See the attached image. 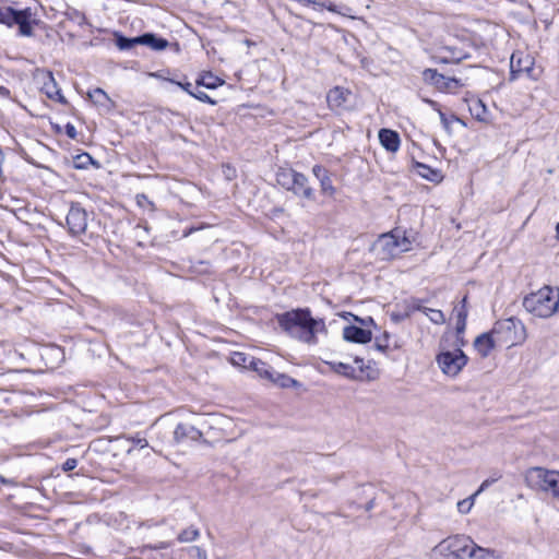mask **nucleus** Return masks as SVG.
<instances>
[{
  "instance_id": "c756f323",
  "label": "nucleus",
  "mask_w": 559,
  "mask_h": 559,
  "mask_svg": "<svg viewBox=\"0 0 559 559\" xmlns=\"http://www.w3.org/2000/svg\"><path fill=\"white\" fill-rule=\"evenodd\" d=\"M199 537H200V531L193 526H190V527L183 530L178 535V540L180 543H191V542L197 540Z\"/></svg>"
},
{
  "instance_id": "8fccbe9b",
  "label": "nucleus",
  "mask_w": 559,
  "mask_h": 559,
  "mask_svg": "<svg viewBox=\"0 0 559 559\" xmlns=\"http://www.w3.org/2000/svg\"><path fill=\"white\" fill-rule=\"evenodd\" d=\"M9 93H10V92H9V90H8V88H5V87H0V94L8 96V95H9Z\"/></svg>"
},
{
  "instance_id": "a211bd4d",
  "label": "nucleus",
  "mask_w": 559,
  "mask_h": 559,
  "mask_svg": "<svg viewBox=\"0 0 559 559\" xmlns=\"http://www.w3.org/2000/svg\"><path fill=\"white\" fill-rule=\"evenodd\" d=\"M466 304H467V297L464 296L462 301L459 305H456L453 310L455 318H456L455 329H456L457 334H462L466 328V320H467V316H468V310H467Z\"/></svg>"
},
{
  "instance_id": "412c9836",
  "label": "nucleus",
  "mask_w": 559,
  "mask_h": 559,
  "mask_svg": "<svg viewBox=\"0 0 559 559\" xmlns=\"http://www.w3.org/2000/svg\"><path fill=\"white\" fill-rule=\"evenodd\" d=\"M469 559H503V554L496 549L484 548L474 543Z\"/></svg>"
},
{
  "instance_id": "f3484780",
  "label": "nucleus",
  "mask_w": 559,
  "mask_h": 559,
  "mask_svg": "<svg viewBox=\"0 0 559 559\" xmlns=\"http://www.w3.org/2000/svg\"><path fill=\"white\" fill-rule=\"evenodd\" d=\"M379 141L386 151L392 153L396 152L400 147V136L397 132L389 129H381L379 131Z\"/></svg>"
},
{
  "instance_id": "a19ab883",
  "label": "nucleus",
  "mask_w": 559,
  "mask_h": 559,
  "mask_svg": "<svg viewBox=\"0 0 559 559\" xmlns=\"http://www.w3.org/2000/svg\"><path fill=\"white\" fill-rule=\"evenodd\" d=\"M189 552H191V554L193 552L197 559H207L206 551L199 546L191 547L189 549Z\"/></svg>"
},
{
  "instance_id": "bb28decb",
  "label": "nucleus",
  "mask_w": 559,
  "mask_h": 559,
  "mask_svg": "<svg viewBox=\"0 0 559 559\" xmlns=\"http://www.w3.org/2000/svg\"><path fill=\"white\" fill-rule=\"evenodd\" d=\"M329 366L331 367V369L338 373V374H342L346 378H349V379H355L356 378V370L354 367H352L350 365L348 364H344V362H341V361H332V362H329Z\"/></svg>"
},
{
  "instance_id": "f704fd0d",
  "label": "nucleus",
  "mask_w": 559,
  "mask_h": 559,
  "mask_svg": "<svg viewBox=\"0 0 559 559\" xmlns=\"http://www.w3.org/2000/svg\"><path fill=\"white\" fill-rule=\"evenodd\" d=\"M474 502H475V495H472L471 497L459 501L457 502V511L462 514H467L472 510Z\"/></svg>"
},
{
  "instance_id": "c85d7f7f",
  "label": "nucleus",
  "mask_w": 559,
  "mask_h": 559,
  "mask_svg": "<svg viewBox=\"0 0 559 559\" xmlns=\"http://www.w3.org/2000/svg\"><path fill=\"white\" fill-rule=\"evenodd\" d=\"M423 313L435 324H443L445 322V316L439 309L425 307Z\"/></svg>"
},
{
  "instance_id": "9d476101",
  "label": "nucleus",
  "mask_w": 559,
  "mask_h": 559,
  "mask_svg": "<svg viewBox=\"0 0 559 559\" xmlns=\"http://www.w3.org/2000/svg\"><path fill=\"white\" fill-rule=\"evenodd\" d=\"M425 82L433 85L438 91L443 93H456L464 84L455 78H448L439 73L435 69H426L423 72Z\"/></svg>"
},
{
  "instance_id": "f257e3e1",
  "label": "nucleus",
  "mask_w": 559,
  "mask_h": 559,
  "mask_svg": "<svg viewBox=\"0 0 559 559\" xmlns=\"http://www.w3.org/2000/svg\"><path fill=\"white\" fill-rule=\"evenodd\" d=\"M277 322L292 337L311 345L317 344L318 334L326 332L324 321L312 318L307 309L282 313L277 316Z\"/></svg>"
},
{
  "instance_id": "473e14b6",
  "label": "nucleus",
  "mask_w": 559,
  "mask_h": 559,
  "mask_svg": "<svg viewBox=\"0 0 559 559\" xmlns=\"http://www.w3.org/2000/svg\"><path fill=\"white\" fill-rule=\"evenodd\" d=\"M252 357L247 356L243 353L235 352L230 357V361L234 366L249 368V361Z\"/></svg>"
},
{
  "instance_id": "864d4df0",
  "label": "nucleus",
  "mask_w": 559,
  "mask_h": 559,
  "mask_svg": "<svg viewBox=\"0 0 559 559\" xmlns=\"http://www.w3.org/2000/svg\"><path fill=\"white\" fill-rule=\"evenodd\" d=\"M556 230H557V237L559 238V223L556 226Z\"/></svg>"
},
{
  "instance_id": "20e7f679",
  "label": "nucleus",
  "mask_w": 559,
  "mask_h": 559,
  "mask_svg": "<svg viewBox=\"0 0 559 559\" xmlns=\"http://www.w3.org/2000/svg\"><path fill=\"white\" fill-rule=\"evenodd\" d=\"M510 321L498 322L489 333L476 337L474 346L481 357H487L495 347H512L518 345L522 337H503L501 334L512 329Z\"/></svg>"
},
{
  "instance_id": "cd10ccee",
  "label": "nucleus",
  "mask_w": 559,
  "mask_h": 559,
  "mask_svg": "<svg viewBox=\"0 0 559 559\" xmlns=\"http://www.w3.org/2000/svg\"><path fill=\"white\" fill-rule=\"evenodd\" d=\"M507 321L512 322V323L514 324V326H513L512 329H510L508 332H507V331H506V332H503L501 335H502L503 337H513V338H514V337H518V338H519V337H522V338H521V341L519 342V344H520L521 342H523V341H524V338H525V335H524V331H525L524 325H523L520 321L514 320V319H508Z\"/></svg>"
},
{
  "instance_id": "58836bf2",
  "label": "nucleus",
  "mask_w": 559,
  "mask_h": 559,
  "mask_svg": "<svg viewBox=\"0 0 559 559\" xmlns=\"http://www.w3.org/2000/svg\"><path fill=\"white\" fill-rule=\"evenodd\" d=\"M342 317L344 319H349V318H353L354 321L358 322L359 324H361L362 326H368L369 324H372L373 323V319L371 317H368L366 319H362V318H359L350 312H345L342 314Z\"/></svg>"
},
{
  "instance_id": "4be33fe9",
  "label": "nucleus",
  "mask_w": 559,
  "mask_h": 559,
  "mask_svg": "<svg viewBox=\"0 0 559 559\" xmlns=\"http://www.w3.org/2000/svg\"><path fill=\"white\" fill-rule=\"evenodd\" d=\"M140 45L151 47L153 50H164L168 46V41L162 37H157L154 34H144L139 36Z\"/></svg>"
},
{
  "instance_id": "5fc2aeb1",
  "label": "nucleus",
  "mask_w": 559,
  "mask_h": 559,
  "mask_svg": "<svg viewBox=\"0 0 559 559\" xmlns=\"http://www.w3.org/2000/svg\"><path fill=\"white\" fill-rule=\"evenodd\" d=\"M0 481L4 484L5 479L2 476H0Z\"/></svg>"
},
{
  "instance_id": "72a5a7b5",
  "label": "nucleus",
  "mask_w": 559,
  "mask_h": 559,
  "mask_svg": "<svg viewBox=\"0 0 559 559\" xmlns=\"http://www.w3.org/2000/svg\"><path fill=\"white\" fill-rule=\"evenodd\" d=\"M222 83L223 82L218 78H216L212 74L204 75V76H202L201 80L198 81V85H203L207 88H215L218 85H221Z\"/></svg>"
},
{
  "instance_id": "37998d69",
  "label": "nucleus",
  "mask_w": 559,
  "mask_h": 559,
  "mask_svg": "<svg viewBox=\"0 0 559 559\" xmlns=\"http://www.w3.org/2000/svg\"><path fill=\"white\" fill-rule=\"evenodd\" d=\"M78 466V460L76 459H67L66 462L62 464V469L64 472L73 471Z\"/></svg>"
},
{
  "instance_id": "423d86ee",
  "label": "nucleus",
  "mask_w": 559,
  "mask_h": 559,
  "mask_svg": "<svg viewBox=\"0 0 559 559\" xmlns=\"http://www.w3.org/2000/svg\"><path fill=\"white\" fill-rule=\"evenodd\" d=\"M276 181L283 188L290 190L297 197L313 200L314 192L308 185V178L294 169H280L276 173Z\"/></svg>"
},
{
  "instance_id": "2eb2a0df",
  "label": "nucleus",
  "mask_w": 559,
  "mask_h": 559,
  "mask_svg": "<svg viewBox=\"0 0 559 559\" xmlns=\"http://www.w3.org/2000/svg\"><path fill=\"white\" fill-rule=\"evenodd\" d=\"M343 337L347 342L366 344L372 340V332L366 328L347 325L343 329Z\"/></svg>"
},
{
  "instance_id": "3c124183",
  "label": "nucleus",
  "mask_w": 559,
  "mask_h": 559,
  "mask_svg": "<svg viewBox=\"0 0 559 559\" xmlns=\"http://www.w3.org/2000/svg\"><path fill=\"white\" fill-rule=\"evenodd\" d=\"M168 545L166 543H160L159 546H157V548L162 549V548H166Z\"/></svg>"
},
{
  "instance_id": "9b49d317",
  "label": "nucleus",
  "mask_w": 559,
  "mask_h": 559,
  "mask_svg": "<svg viewBox=\"0 0 559 559\" xmlns=\"http://www.w3.org/2000/svg\"><path fill=\"white\" fill-rule=\"evenodd\" d=\"M67 225L73 236L82 235L87 228V213L79 204L71 205L67 215Z\"/></svg>"
},
{
  "instance_id": "6ab92c4d",
  "label": "nucleus",
  "mask_w": 559,
  "mask_h": 559,
  "mask_svg": "<svg viewBox=\"0 0 559 559\" xmlns=\"http://www.w3.org/2000/svg\"><path fill=\"white\" fill-rule=\"evenodd\" d=\"M87 96L94 105L100 108L110 110L114 107V102L110 99L107 93L99 87L90 91L87 93Z\"/></svg>"
},
{
  "instance_id": "c03bdc74",
  "label": "nucleus",
  "mask_w": 559,
  "mask_h": 559,
  "mask_svg": "<svg viewBox=\"0 0 559 559\" xmlns=\"http://www.w3.org/2000/svg\"><path fill=\"white\" fill-rule=\"evenodd\" d=\"M66 134H67L70 139H72V140L76 139V136H78V132H76L75 127H74L72 123H67V124H66Z\"/></svg>"
},
{
  "instance_id": "79ce46f5",
  "label": "nucleus",
  "mask_w": 559,
  "mask_h": 559,
  "mask_svg": "<svg viewBox=\"0 0 559 559\" xmlns=\"http://www.w3.org/2000/svg\"><path fill=\"white\" fill-rule=\"evenodd\" d=\"M312 174L318 178L319 180L324 178L328 174V170L321 166V165H314L312 168Z\"/></svg>"
},
{
  "instance_id": "ea45409f",
  "label": "nucleus",
  "mask_w": 559,
  "mask_h": 559,
  "mask_svg": "<svg viewBox=\"0 0 559 559\" xmlns=\"http://www.w3.org/2000/svg\"><path fill=\"white\" fill-rule=\"evenodd\" d=\"M191 96L203 103L215 104V102L206 93L200 90L195 91L194 93H191Z\"/></svg>"
},
{
  "instance_id": "603ef678",
  "label": "nucleus",
  "mask_w": 559,
  "mask_h": 559,
  "mask_svg": "<svg viewBox=\"0 0 559 559\" xmlns=\"http://www.w3.org/2000/svg\"><path fill=\"white\" fill-rule=\"evenodd\" d=\"M355 362H356V364H362V359L357 357V358L355 359Z\"/></svg>"
},
{
  "instance_id": "4c0bfd02",
  "label": "nucleus",
  "mask_w": 559,
  "mask_h": 559,
  "mask_svg": "<svg viewBox=\"0 0 559 559\" xmlns=\"http://www.w3.org/2000/svg\"><path fill=\"white\" fill-rule=\"evenodd\" d=\"M320 186L323 193H328L330 195L334 194L335 189L332 185L331 178L326 175L324 178L320 179Z\"/></svg>"
},
{
  "instance_id": "5701e85b",
  "label": "nucleus",
  "mask_w": 559,
  "mask_h": 559,
  "mask_svg": "<svg viewBox=\"0 0 559 559\" xmlns=\"http://www.w3.org/2000/svg\"><path fill=\"white\" fill-rule=\"evenodd\" d=\"M415 169L420 177H423L429 181L438 182L442 179L441 173L437 169L431 168L428 165H425L421 163H416Z\"/></svg>"
},
{
  "instance_id": "f8f14e48",
  "label": "nucleus",
  "mask_w": 559,
  "mask_h": 559,
  "mask_svg": "<svg viewBox=\"0 0 559 559\" xmlns=\"http://www.w3.org/2000/svg\"><path fill=\"white\" fill-rule=\"evenodd\" d=\"M395 238L393 231L381 235L378 240L374 242V250L378 251V254L382 260L392 259L397 254Z\"/></svg>"
},
{
  "instance_id": "a18cd8bd",
  "label": "nucleus",
  "mask_w": 559,
  "mask_h": 559,
  "mask_svg": "<svg viewBox=\"0 0 559 559\" xmlns=\"http://www.w3.org/2000/svg\"><path fill=\"white\" fill-rule=\"evenodd\" d=\"M177 85L180 86L182 90H185L189 95H191V93H194V91L191 90L192 84L189 82L188 83L178 82Z\"/></svg>"
},
{
  "instance_id": "1a4fd4ad",
  "label": "nucleus",
  "mask_w": 559,
  "mask_h": 559,
  "mask_svg": "<svg viewBox=\"0 0 559 559\" xmlns=\"http://www.w3.org/2000/svg\"><path fill=\"white\" fill-rule=\"evenodd\" d=\"M534 58L524 51H515L510 59V76L515 80L521 75H526L530 79H536L537 75L534 69Z\"/></svg>"
},
{
  "instance_id": "aec40b11",
  "label": "nucleus",
  "mask_w": 559,
  "mask_h": 559,
  "mask_svg": "<svg viewBox=\"0 0 559 559\" xmlns=\"http://www.w3.org/2000/svg\"><path fill=\"white\" fill-rule=\"evenodd\" d=\"M468 110L471 115L478 121L486 122L488 120V109L479 98L468 100Z\"/></svg>"
},
{
  "instance_id": "393cba45",
  "label": "nucleus",
  "mask_w": 559,
  "mask_h": 559,
  "mask_svg": "<svg viewBox=\"0 0 559 559\" xmlns=\"http://www.w3.org/2000/svg\"><path fill=\"white\" fill-rule=\"evenodd\" d=\"M394 238H395V246L397 254L407 252L412 249V239L406 236V234L402 230L395 229L393 230Z\"/></svg>"
},
{
  "instance_id": "b1692460",
  "label": "nucleus",
  "mask_w": 559,
  "mask_h": 559,
  "mask_svg": "<svg viewBox=\"0 0 559 559\" xmlns=\"http://www.w3.org/2000/svg\"><path fill=\"white\" fill-rule=\"evenodd\" d=\"M270 381L273 382L274 384L278 385L280 388H284V389L300 386V383L297 380H295L294 378H292L285 373L277 372L275 370L273 371V374H272Z\"/></svg>"
},
{
  "instance_id": "c9c22d12",
  "label": "nucleus",
  "mask_w": 559,
  "mask_h": 559,
  "mask_svg": "<svg viewBox=\"0 0 559 559\" xmlns=\"http://www.w3.org/2000/svg\"><path fill=\"white\" fill-rule=\"evenodd\" d=\"M126 441L131 443V447L127 449V453L129 454L132 452L134 445H138L141 449H144L148 445L147 440L145 438H141L140 436L126 438Z\"/></svg>"
},
{
  "instance_id": "09e8293b",
  "label": "nucleus",
  "mask_w": 559,
  "mask_h": 559,
  "mask_svg": "<svg viewBox=\"0 0 559 559\" xmlns=\"http://www.w3.org/2000/svg\"><path fill=\"white\" fill-rule=\"evenodd\" d=\"M489 485V480H485L483 481V484L480 485V487L478 488V490L474 493L475 495V498Z\"/></svg>"
},
{
  "instance_id": "dca6fc26",
  "label": "nucleus",
  "mask_w": 559,
  "mask_h": 559,
  "mask_svg": "<svg viewBox=\"0 0 559 559\" xmlns=\"http://www.w3.org/2000/svg\"><path fill=\"white\" fill-rule=\"evenodd\" d=\"M41 91H43V93H45V95L48 98H50L52 100H56L59 103L66 102L51 72H48L47 74L44 75Z\"/></svg>"
},
{
  "instance_id": "49530a36",
  "label": "nucleus",
  "mask_w": 559,
  "mask_h": 559,
  "mask_svg": "<svg viewBox=\"0 0 559 559\" xmlns=\"http://www.w3.org/2000/svg\"><path fill=\"white\" fill-rule=\"evenodd\" d=\"M136 201H138V203H139L140 205H143V204H144V202H146V203H148V204H151V205H152V202H150V201H148V199H147V197H146V195H144V194H138V195H136Z\"/></svg>"
},
{
  "instance_id": "ddd939ff",
  "label": "nucleus",
  "mask_w": 559,
  "mask_h": 559,
  "mask_svg": "<svg viewBox=\"0 0 559 559\" xmlns=\"http://www.w3.org/2000/svg\"><path fill=\"white\" fill-rule=\"evenodd\" d=\"M203 433L197 425L182 423L177 425L174 431V440L177 443L187 441H198L202 438Z\"/></svg>"
},
{
  "instance_id": "a878e982",
  "label": "nucleus",
  "mask_w": 559,
  "mask_h": 559,
  "mask_svg": "<svg viewBox=\"0 0 559 559\" xmlns=\"http://www.w3.org/2000/svg\"><path fill=\"white\" fill-rule=\"evenodd\" d=\"M249 368L254 370L261 378L270 380L274 369L262 360L251 358L249 361Z\"/></svg>"
},
{
  "instance_id": "39448f33",
  "label": "nucleus",
  "mask_w": 559,
  "mask_h": 559,
  "mask_svg": "<svg viewBox=\"0 0 559 559\" xmlns=\"http://www.w3.org/2000/svg\"><path fill=\"white\" fill-rule=\"evenodd\" d=\"M474 540L466 535H453L436 545L432 551L443 559H469Z\"/></svg>"
},
{
  "instance_id": "6e6552de",
  "label": "nucleus",
  "mask_w": 559,
  "mask_h": 559,
  "mask_svg": "<svg viewBox=\"0 0 559 559\" xmlns=\"http://www.w3.org/2000/svg\"><path fill=\"white\" fill-rule=\"evenodd\" d=\"M436 361L443 374L455 378L466 366L468 358L461 349L441 352Z\"/></svg>"
},
{
  "instance_id": "de8ad7c7",
  "label": "nucleus",
  "mask_w": 559,
  "mask_h": 559,
  "mask_svg": "<svg viewBox=\"0 0 559 559\" xmlns=\"http://www.w3.org/2000/svg\"><path fill=\"white\" fill-rule=\"evenodd\" d=\"M438 110V114H439V117H440V120L442 122V124L444 126V128H449V121L445 117V115L440 110V109H437Z\"/></svg>"
},
{
  "instance_id": "2f4dec72",
  "label": "nucleus",
  "mask_w": 559,
  "mask_h": 559,
  "mask_svg": "<svg viewBox=\"0 0 559 559\" xmlns=\"http://www.w3.org/2000/svg\"><path fill=\"white\" fill-rule=\"evenodd\" d=\"M390 334L383 332L381 335L374 337V347L382 353H386L390 349Z\"/></svg>"
},
{
  "instance_id": "e433bc0d",
  "label": "nucleus",
  "mask_w": 559,
  "mask_h": 559,
  "mask_svg": "<svg viewBox=\"0 0 559 559\" xmlns=\"http://www.w3.org/2000/svg\"><path fill=\"white\" fill-rule=\"evenodd\" d=\"M425 307L426 306H424V301L421 299L413 298L407 306L408 310L406 312V317L411 316L413 311L424 312Z\"/></svg>"
},
{
  "instance_id": "f03ea898",
  "label": "nucleus",
  "mask_w": 559,
  "mask_h": 559,
  "mask_svg": "<svg viewBox=\"0 0 559 559\" xmlns=\"http://www.w3.org/2000/svg\"><path fill=\"white\" fill-rule=\"evenodd\" d=\"M526 311L538 318L551 317L559 307V289L545 286L523 300Z\"/></svg>"
},
{
  "instance_id": "4468645a",
  "label": "nucleus",
  "mask_w": 559,
  "mask_h": 559,
  "mask_svg": "<svg viewBox=\"0 0 559 559\" xmlns=\"http://www.w3.org/2000/svg\"><path fill=\"white\" fill-rule=\"evenodd\" d=\"M352 95L350 91L341 86H335L329 91L326 102L332 110H342Z\"/></svg>"
},
{
  "instance_id": "7c9ffc66",
  "label": "nucleus",
  "mask_w": 559,
  "mask_h": 559,
  "mask_svg": "<svg viewBox=\"0 0 559 559\" xmlns=\"http://www.w3.org/2000/svg\"><path fill=\"white\" fill-rule=\"evenodd\" d=\"M116 45L120 50L131 49L135 45H140L139 36L133 38H127L122 35L116 36Z\"/></svg>"
},
{
  "instance_id": "0eeeda50",
  "label": "nucleus",
  "mask_w": 559,
  "mask_h": 559,
  "mask_svg": "<svg viewBox=\"0 0 559 559\" xmlns=\"http://www.w3.org/2000/svg\"><path fill=\"white\" fill-rule=\"evenodd\" d=\"M34 14L29 8L24 10H14L11 7L0 9V23L9 27L19 26L22 36H31L33 33L32 23Z\"/></svg>"
},
{
  "instance_id": "7ed1b4c3",
  "label": "nucleus",
  "mask_w": 559,
  "mask_h": 559,
  "mask_svg": "<svg viewBox=\"0 0 559 559\" xmlns=\"http://www.w3.org/2000/svg\"><path fill=\"white\" fill-rule=\"evenodd\" d=\"M524 480L531 489L544 492L559 501V471L533 466L526 469Z\"/></svg>"
}]
</instances>
